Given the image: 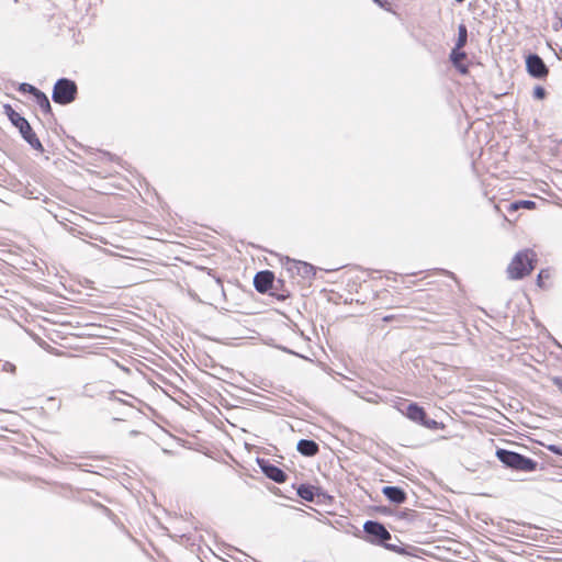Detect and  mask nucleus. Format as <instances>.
<instances>
[{
    "instance_id": "8",
    "label": "nucleus",
    "mask_w": 562,
    "mask_h": 562,
    "mask_svg": "<svg viewBox=\"0 0 562 562\" xmlns=\"http://www.w3.org/2000/svg\"><path fill=\"white\" fill-rule=\"evenodd\" d=\"M273 284H276V277L270 270L258 271L254 277V286L261 294L269 293Z\"/></svg>"
},
{
    "instance_id": "17",
    "label": "nucleus",
    "mask_w": 562,
    "mask_h": 562,
    "mask_svg": "<svg viewBox=\"0 0 562 562\" xmlns=\"http://www.w3.org/2000/svg\"><path fill=\"white\" fill-rule=\"evenodd\" d=\"M33 99L44 114H53L49 99L43 91L40 90Z\"/></svg>"
},
{
    "instance_id": "7",
    "label": "nucleus",
    "mask_w": 562,
    "mask_h": 562,
    "mask_svg": "<svg viewBox=\"0 0 562 562\" xmlns=\"http://www.w3.org/2000/svg\"><path fill=\"white\" fill-rule=\"evenodd\" d=\"M257 464L266 477L271 481L281 484L288 480V474L281 468L271 463L270 460L257 458Z\"/></svg>"
},
{
    "instance_id": "12",
    "label": "nucleus",
    "mask_w": 562,
    "mask_h": 562,
    "mask_svg": "<svg viewBox=\"0 0 562 562\" xmlns=\"http://www.w3.org/2000/svg\"><path fill=\"white\" fill-rule=\"evenodd\" d=\"M202 270L207 273V277L202 280L203 285L214 295H225L223 282L213 273V270L209 268H202Z\"/></svg>"
},
{
    "instance_id": "34",
    "label": "nucleus",
    "mask_w": 562,
    "mask_h": 562,
    "mask_svg": "<svg viewBox=\"0 0 562 562\" xmlns=\"http://www.w3.org/2000/svg\"><path fill=\"white\" fill-rule=\"evenodd\" d=\"M457 2L461 3V2H464L465 0H456Z\"/></svg>"
},
{
    "instance_id": "3",
    "label": "nucleus",
    "mask_w": 562,
    "mask_h": 562,
    "mask_svg": "<svg viewBox=\"0 0 562 562\" xmlns=\"http://www.w3.org/2000/svg\"><path fill=\"white\" fill-rule=\"evenodd\" d=\"M495 456L505 468L513 471L530 473L539 469L536 460L516 451L498 448Z\"/></svg>"
},
{
    "instance_id": "29",
    "label": "nucleus",
    "mask_w": 562,
    "mask_h": 562,
    "mask_svg": "<svg viewBox=\"0 0 562 562\" xmlns=\"http://www.w3.org/2000/svg\"><path fill=\"white\" fill-rule=\"evenodd\" d=\"M552 383L559 389V391L562 393V376H553Z\"/></svg>"
},
{
    "instance_id": "26",
    "label": "nucleus",
    "mask_w": 562,
    "mask_h": 562,
    "mask_svg": "<svg viewBox=\"0 0 562 562\" xmlns=\"http://www.w3.org/2000/svg\"><path fill=\"white\" fill-rule=\"evenodd\" d=\"M378 512L382 515H394L395 516V510L392 509L391 507L389 506H379L378 508Z\"/></svg>"
},
{
    "instance_id": "25",
    "label": "nucleus",
    "mask_w": 562,
    "mask_h": 562,
    "mask_svg": "<svg viewBox=\"0 0 562 562\" xmlns=\"http://www.w3.org/2000/svg\"><path fill=\"white\" fill-rule=\"evenodd\" d=\"M532 97L537 100H543L547 97V90L542 86H536L532 91Z\"/></svg>"
},
{
    "instance_id": "5",
    "label": "nucleus",
    "mask_w": 562,
    "mask_h": 562,
    "mask_svg": "<svg viewBox=\"0 0 562 562\" xmlns=\"http://www.w3.org/2000/svg\"><path fill=\"white\" fill-rule=\"evenodd\" d=\"M371 544L383 547L393 536L385 526L378 520H367L363 524V536H359Z\"/></svg>"
},
{
    "instance_id": "10",
    "label": "nucleus",
    "mask_w": 562,
    "mask_h": 562,
    "mask_svg": "<svg viewBox=\"0 0 562 562\" xmlns=\"http://www.w3.org/2000/svg\"><path fill=\"white\" fill-rule=\"evenodd\" d=\"M296 494L306 502H314L315 497H328V496L321 487L314 486L308 483H301L296 487Z\"/></svg>"
},
{
    "instance_id": "23",
    "label": "nucleus",
    "mask_w": 562,
    "mask_h": 562,
    "mask_svg": "<svg viewBox=\"0 0 562 562\" xmlns=\"http://www.w3.org/2000/svg\"><path fill=\"white\" fill-rule=\"evenodd\" d=\"M18 90L21 93H29L32 97H34L40 91V89H37L35 86L27 83V82L20 83L18 87Z\"/></svg>"
},
{
    "instance_id": "13",
    "label": "nucleus",
    "mask_w": 562,
    "mask_h": 562,
    "mask_svg": "<svg viewBox=\"0 0 562 562\" xmlns=\"http://www.w3.org/2000/svg\"><path fill=\"white\" fill-rule=\"evenodd\" d=\"M467 57L468 55L464 50L457 49L454 47L451 49L449 54V60L461 75H467L469 72V67L467 64H464Z\"/></svg>"
},
{
    "instance_id": "22",
    "label": "nucleus",
    "mask_w": 562,
    "mask_h": 562,
    "mask_svg": "<svg viewBox=\"0 0 562 562\" xmlns=\"http://www.w3.org/2000/svg\"><path fill=\"white\" fill-rule=\"evenodd\" d=\"M427 429L430 430H437V429H443L445 425L440 422H437L432 418H429L428 415H426L425 419L423 420V424L420 425Z\"/></svg>"
},
{
    "instance_id": "20",
    "label": "nucleus",
    "mask_w": 562,
    "mask_h": 562,
    "mask_svg": "<svg viewBox=\"0 0 562 562\" xmlns=\"http://www.w3.org/2000/svg\"><path fill=\"white\" fill-rule=\"evenodd\" d=\"M418 516V513L414 509L404 508L401 510L395 512V517L401 520H406L408 522H413L416 517Z\"/></svg>"
},
{
    "instance_id": "18",
    "label": "nucleus",
    "mask_w": 562,
    "mask_h": 562,
    "mask_svg": "<svg viewBox=\"0 0 562 562\" xmlns=\"http://www.w3.org/2000/svg\"><path fill=\"white\" fill-rule=\"evenodd\" d=\"M383 548L400 555H414L412 551L417 549L412 546H398L397 543H391L390 541H386Z\"/></svg>"
},
{
    "instance_id": "21",
    "label": "nucleus",
    "mask_w": 562,
    "mask_h": 562,
    "mask_svg": "<svg viewBox=\"0 0 562 562\" xmlns=\"http://www.w3.org/2000/svg\"><path fill=\"white\" fill-rule=\"evenodd\" d=\"M537 204L532 200H517L510 203L509 210L517 211L519 209L533 210Z\"/></svg>"
},
{
    "instance_id": "27",
    "label": "nucleus",
    "mask_w": 562,
    "mask_h": 562,
    "mask_svg": "<svg viewBox=\"0 0 562 562\" xmlns=\"http://www.w3.org/2000/svg\"><path fill=\"white\" fill-rule=\"evenodd\" d=\"M548 450L552 453L562 457V447L558 445H550L548 446Z\"/></svg>"
},
{
    "instance_id": "9",
    "label": "nucleus",
    "mask_w": 562,
    "mask_h": 562,
    "mask_svg": "<svg viewBox=\"0 0 562 562\" xmlns=\"http://www.w3.org/2000/svg\"><path fill=\"white\" fill-rule=\"evenodd\" d=\"M288 263L290 265L288 270L292 273L296 272L303 279H313L316 274V268L308 262L288 258Z\"/></svg>"
},
{
    "instance_id": "16",
    "label": "nucleus",
    "mask_w": 562,
    "mask_h": 562,
    "mask_svg": "<svg viewBox=\"0 0 562 562\" xmlns=\"http://www.w3.org/2000/svg\"><path fill=\"white\" fill-rule=\"evenodd\" d=\"M268 294L274 296L279 301H285L291 296V292L285 286V282L282 279H276V284L271 286Z\"/></svg>"
},
{
    "instance_id": "30",
    "label": "nucleus",
    "mask_w": 562,
    "mask_h": 562,
    "mask_svg": "<svg viewBox=\"0 0 562 562\" xmlns=\"http://www.w3.org/2000/svg\"><path fill=\"white\" fill-rule=\"evenodd\" d=\"M379 7L384 8L385 4H389L386 0H373Z\"/></svg>"
},
{
    "instance_id": "11",
    "label": "nucleus",
    "mask_w": 562,
    "mask_h": 562,
    "mask_svg": "<svg viewBox=\"0 0 562 562\" xmlns=\"http://www.w3.org/2000/svg\"><path fill=\"white\" fill-rule=\"evenodd\" d=\"M382 494L390 503H393L395 505L404 504L407 501V493L401 486H383Z\"/></svg>"
},
{
    "instance_id": "15",
    "label": "nucleus",
    "mask_w": 562,
    "mask_h": 562,
    "mask_svg": "<svg viewBox=\"0 0 562 562\" xmlns=\"http://www.w3.org/2000/svg\"><path fill=\"white\" fill-rule=\"evenodd\" d=\"M296 450L304 457H315L319 452V445L313 439H300Z\"/></svg>"
},
{
    "instance_id": "2",
    "label": "nucleus",
    "mask_w": 562,
    "mask_h": 562,
    "mask_svg": "<svg viewBox=\"0 0 562 562\" xmlns=\"http://www.w3.org/2000/svg\"><path fill=\"white\" fill-rule=\"evenodd\" d=\"M536 263L537 254L532 249L526 248L519 250L507 267L508 279H524L532 272V270L536 268Z\"/></svg>"
},
{
    "instance_id": "1",
    "label": "nucleus",
    "mask_w": 562,
    "mask_h": 562,
    "mask_svg": "<svg viewBox=\"0 0 562 562\" xmlns=\"http://www.w3.org/2000/svg\"><path fill=\"white\" fill-rule=\"evenodd\" d=\"M3 113L7 115L10 123L18 128L21 137L35 150L43 153L44 147L31 126L30 122L18 113L11 104L3 105Z\"/></svg>"
},
{
    "instance_id": "24",
    "label": "nucleus",
    "mask_w": 562,
    "mask_h": 562,
    "mask_svg": "<svg viewBox=\"0 0 562 562\" xmlns=\"http://www.w3.org/2000/svg\"><path fill=\"white\" fill-rule=\"evenodd\" d=\"M551 277L549 269H541L537 276V285L543 288V281Z\"/></svg>"
},
{
    "instance_id": "33",
    "label": "nucleus",
    "mask_w": 562,
    "mask_h": 562,
    "mask_svg": "<svg viewBox=\"0 0 562 562\" xmlns=\"http://www.w3.org/2000/svg\"><path fill=\"white\" fill-rule=\"evenodd\" d=\"M394 538H395V540H396L397 542H400V543H401L400 538H397L396 536H395Z\"/></svg>"
},
{
    "instance_id": "4",
    "label": "nucleus",
    "mask_w": 562,
    "mask_h": 562,
    "mask_svg": "<svg viewBox=\"0 0 562 562\" xmlns=\"http://www.w3.org/2000/svg\"><path fill=\"white\" fill-rule=\"evenodd\" d=\"M78 94L77 83L69 78H59L55 82L52 92V99L55 103L67 105L72 103Z\"/></svg>"
},
{
    "instance_id": "19",
    "label": "nucleus",
    "mask_w": 562,
    "mask_h": 562,
    "mask_svg": "<svg viewBox=\"0 0 562 562\" xmlns=\"http://www.w3.org/2000/svg\"><path fill=\"white\" fill-rule=\"evenodd\" d=\"M468 43V29L467 26L461 23L458 26V38L454 44V48L462 49Z\"/></svg>"
},
{
    "instance_id": "14",
    "label": "nucleus",
    "mask_w": 562,
    "mask_h": 562,
    "mask_svg": "<svg viewBox=\"0 0 562 562\" xmlns=\"http://www.w3.org/2000/svg\"><path fill=\"white\" fill-rule=\"evenodd\" d=\"M405 416L412 422L422 425L427 413L423 406L416 402H411L406 405L404 411Z\"/></svg>"
},
{
    "instance_id": "32",
    "label": "nucleus",
    "mask_w": 562,
    "mask_h": 562,
    "mask_svg": "<svg viewBox=\"0 0 562 562\" xmlns=\"http://www.w3.org/2000/svg\"><path fill=\"white\" fill-rule=\"evenodd\" d=\"M138 434H139V431H137V430H132V431L130 432V435H131V436H136V435H138Z\"/></svg>"
},
{
    "instance_id": "6",
    "label": "nucleus",
    "mask_w": 562,
    "mask_h": 562,
    "mask_svg": "<svg viewBox=\"0 0 562 562\" xmlns=\"http://www.w3.org/2000/svg\"><path fill=\"white\" fill-rule=\"evenodd\" d=\"M526 70L535 79H544L549 74V68L544 60L537 53H529L526 56Z\"/></svg>"
},
{
    "instance_id": "28",
    "label": "nucleus",
    "mask_w": 562,
    "mask_h": 562,
    "mask_svg": "<svg viewBox=\"0 0 562 562\" xmlns=\"http://www.w3.org/2000/svg\"><path fill=\"white\" fill-rule=\"evenodd\" d=\"M2 370L3 371H8V372H11V373H14L15 371V366L11 362H4L3 366H2Z\"/></svg>"
},
{
    "instance_id": "31",
    "label": "nucleus",
    "mask_w": 562,
    "mask_h": 562,
    "mask_svg": "<svg viewBox=\"0 0 562 562\" xmlns=\"http://www.w3.org/2000/svg\"><path fill=\"white\" fill-rule=\"evenodd\" d=\"M103 155L108 156L110 160L119 159L115 155H113L109 151H103Z\"/></svg>"
}]
</instances>
